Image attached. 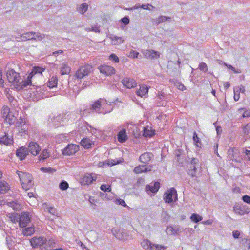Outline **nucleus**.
<instances>
[{
  "mask_svg": "<svg viewBox=\"0 0 250 250\" xmlns=\"http://www.w3.org/2000/svg\"><path fill=\"white\" fill-rule=\"evenodd\" d=\"M110 105L104 99H99L95 101L91 105L90 108L84 109L83 111V115H88L91 113L96 112L98 114H105L111 111L110 108H107Z\"/></svg>",
  "mask_w": 250,
  "mask_h": 250,
  "instance_id": "nucleus-1",
  "label": "nucleus"
},
{
  "mask_svg": "<svg viewBox=\"0 0 250 250\" xmlns=\"http://www.w3.org/2000/svg\"><path fill=\"white\" fill-rule=\"evenodd\" d=\"M16 173L18 175L23 189L28 190L33 187V178L31 174L18 170L17 171Z\"/></svg>",
  "mask_w": 250,
  "mask_h": 250,
  "instance_id": "nucleus-2",
  "label": "nucleus"
},
{
  "mask_svg": "<svg viewBox=\"0 0 250 250\" xmlns=\"http://www.w3.org/2000/svg\"><path fill=\"white\" fill-rule=\"evenodd\" d=\"M141 245L145 250H164L166 248L163 245L155 244L147 239L144 240Z\"/></svg>",
  "mask_w": 250,
  "mask_h": 250,
  "instance_id": "nucleus-3",
  "label": "nucleus"
},
{
  "mask_svg": "<svg viewBox=\"0 0 250 250\" xmlns=\"http://www.w3.org/2000/svg\"><path fill=\"white\" fill-rule=\"evenodd\" d=\"M30 242L31 245L34 248H45L47 246L46 239L42 236L34 237L30 240Z\"/></svg>",
  "mask_w": 250,
  "mask_h": 250,
  "instance_id": "nucleus-4",
  "label": "nucleus"
},
{
  "mask_svg": "<svg viewBox=\"0 0 250 250\" xmlns=\"http://www.w3.org/2000/svg\"><path fill=\"white\" fill-rule=\"evenodd\" d=\"M6 77L9 83H13L15 85L17 83H20V80H21L20 74L15 72L13 69H9L7 71Z\"/></svg>",
  "mask_w": 250,
  "mask_h": 250,
  "instance_id": "nucleus-5",
  "label": "nucleus"
},
{
  "mask_svg": "<svg viewBox=\"0 0 250 250\" xmlns=\"http://www.w3.org/2000/svg\"><path fill=\"white\" fill-rule=\"evenodd\" d=\"M92 67L89 64L81 66L77 70L75 76L78 79H81L84 76L88 75L92 71Z\"/></svg>",
  "mask_w": 250,
  "mask_h": 250,
  "instance_id": "nucleus-6",
  "label": "nucleus"
},
{
  "mask_svg": "<svg viewBox=\"0 0 250 250\" xmlns=\"http://www.w3.org/2000/svg\"><path fill=\"white\" fill-rule=\"evenodd\" d=\"M111 231L114 236L120 240L125 241L129 238V235L125 229H120L117 230L115 229H112Z\"/></svg>",
  "mask_w": 250,
  "mask_h": 250,
  "instance_id": "nucleus-7",
  "label": "nucleus"
},
{
  "mask_svg": "<svg viewBox=\"0 0 250 250\" xmlns=\"http://www.w3.org/2000/svg\"><path fill=\"white\" fill-rule=\"evenodd\" d=\"M15 126L19 133L22 134H26L27 133L28 127L25 120L20 117L16 123Z\"/></svg>",
  "mask_w": 250,
  "mask_h": 250,
  "instance_id": "nucleus-8",
  "label": "nucleus"
},
{
  "mask_svg": "<svg viewBox=\"0 0 250 250\" xmlns=\"http://www.w3.org/2000/svg\"><path fill=\"white\" fill-rule=\"evenodd\" d=\"M173 198L175 201L178 199L177 191L174 188H171L165 193L164 200L167 203H171L173 201Z\"/></svg>",
  "mask_w": 250,
  "mask_h": 250,
  "instance_id": "nucleus-9",
  "label": "nucleus"
},
{
  "mask_svg": "<svg viewBox=\"0 0 250 250\" xmlns=\"http://www.w3.org/2000/svg\"><path fill=\"white\" fill-rule=\"evenodd\" d=\"M199 160L197 158H193L191 162L188 164V172L192 177L196 176L197 167L199 166Z\"/></svg>",
  "mask_w": 250,
  "mask_h": 250,
  "instance_id": "nucleus-10",
  "label": "nucleus"
},
{
  "mask_svg": "<svg viewBox=\"0 0 250 250\" xmlns=\"http://www.w3.org/2000/svg\"><path fill=\"white\" fill-rule=\"evenodd\" d=\"M228 157L232 161L236 162H240L241 157L240 152L238 149L235 147H232L228 150Z\"/></svg>",
  "mask_w": 250,
  "mask_h": 250,
  "instance_id": "nucleus-11",
  "label": "nucleus"
},
{
  "mask_svg": "<svg viewBox=\"0 0 250 250\" xmlns=\"http://www.w3.org/2000/svg\"><path fill=\"white\" fill-rule=\"evenodd\" d=\"M31 221L29 213L24 212L19 216V225L21 228L26 227Z\"/></svg>",
  "mask_w": 250,
  "mask_h": 250,
  "instance_id": "nucleus-12",
  "label": "nucleus"
},
{
  "mask_svg": "<svg viewBox=\"0 0 250 250\" xmlns=\"http://www.w3.org/2000/svg\"><path fill=\"white\" fill-rule=\"evenodd\" d=\"M1 115L5 122L9 123V124H12L14 123L13 116L10 113V108L8 106H3L1 110Z\"/></svg>",
  "mask_w": 250,
  "mask_h": 250,
  "instance_id": "nucleus-13",
  "label": "nucleus"
},
{
  "mask_svg": "<svg viewBox=\"0 0 250 250\" xmlns=\"http://www.w3.org/2000/svg\"><path fill=\"white\" fill-rule=\"evenodd\" d=\"M79 150V146L75 144H68L62 150V154L71 155L76 153Z\"/></svg>",
  "mask_w": 250,
  "mask_h": 250,
  "instance_id": "nucleus-14",
  "label": "nucleus"
},
{
  "mask_svg": "<svg viewBox=\"0 0 250 250\" xmlns=\"http://www.w3.org/2000/svg\"><path fill=\"white\" fill-rule=\"evenodd\" d=\"M144 56L148 59H156L160 57L159 52L153 50H145L143 52Z\"/></svg>",
  "mask_w": 250,
  "mask_h": 250,
  "instance_id": "nucleus-15",
  "label": "nucleus"
},
{
  "mask_svg": "<svg viewBox=\"0 0 250 250\" xmlns=\"http://www.w3.org/2000/svg\"><path fill=\"white\" fill-rule=\"evenodd\" d=\"M160 188V183L155 182L154 183H150L146 186L145 190L148 194L156 193Z\"/></svg>",
  "mask_w": 250,
  "mask_h": 250,
  "instance_id": "nucleus-16",
  "label": "nucleus"
},
{
  "mask_svg": "<svg viewBox=\"0 0 250 250\" xmlns=\"http://www.w3.org/2000/svg\"><path fill=\"white\" fill-rule=\"evenodd\" d=\"M27 150L28 152H30L33 155H37L39 154L41 148L39 145L35 142H31L29 143Z\"/></svg>",
  "mask_w": 250,
  "mask_h": 250,
  "instance_id": "nucleus-17",
  "label": "nucleus"
},
{
  "mask_svg": "<svg viewBox=\"0 0 250 250\" xmlns=\"http://www.w3.org/2000/svg\"><path fill=\"white\" fill-rule=\"evenodd\" d=\"M99 69L101 73L106 76H111L115 72L114 67L108 65H101L99 67Z\"/></svg>",
  "mask_w": 250,
  "mask_h": 250,
  "instance_id": "nucleus-18",
  "label": "nucleus"
},
{
  "mask_svg": "<svg viewBox=\"0 0 250 250\" xmlns=\"http://www.w3.org/2000/svg\"><path fill=\"white\" fill-rule=\"evenodd\" d=\"M28 153L27 148L24 146H22L18 149L16 152V156L18 157L21 160L25 159Z\"/></svg>",
  "mask_w": 250,
  "mask_h": 250,
  "instance_id": "nucleus-19",
  "label": "nucleus"
},
{
  "mask_svg": "<svg viewBox=\"0 0 250 250\" xmlns=\"http://www.w3.org/2000/svg\"><path fill=\"white\" fill-rule=\"evenodd\" d=\"M152 167V165H150L147 167H146V165H140L136 167L133 171L135 173L139 174L144 172L150 171Z\"/></svg>",
  "mask_w": 250,
  "mask_h": 250,
  "instance_id": "nucleus-20",
  "label": "nucleus"
},
{
  "mask_svg": "<svg viewBox=\"0 0 250 250\" xmlns=\"http://www.w3.org/2000/svg\"><path fill=\"white\" fill-rule=\"evenodd\" d=\"M123 84L127 88H132L135 87L137 83L133 79L125 78L122 80Z\"/></svg>",
  "mask_w": 250,
  "mask_h": 250,
  "instance_id": "nucleus-21",
  "label": "nucleus"
},
{
  "mask_svg": "<svg viewBox=\"0 0 250 250\" xmlns=\"http://www.w3.org/2000/svg\"><path fill=\"white\" fill-rule=\"evenodd\" d=\"M96 177H93L91 174H85L81 179V183L82 185H86L91 184L93 181H95Z\"/></svg>",
  "mask_w": 250,
  "mask_h": 250,
  "instance_id": "nucleus-22",
  "label": "nucleus"
},
{
  "mask_svg": "<svg viewBox=\"0 0 250 250\" xmlns=\"http://www.w3.org/2000/svg\"><path fill=\"white\" fill-rule=\"evenodd\" d=\"M31 84V78H30L29 76H28L27 80L23 81L21 78V80H20V83H17L16 85H15V88L18 90H20L21 89H24L27 85H30Z\"/></svg>",
  "mask_w": 250,
  "mask_h": 250,
  "instance_id": "nucleus-23",
  "label": "nucleus"
},
{
  "mask_svg": "<svg viewBox=\"0 0 250 250\" xmlns=\"http://www.w3.org/2000/svg\"><path fill=\"white\" fill-rule=\"evenodd\" d=\"M153 154L150 152H145L143 153L139 157V160L142 163L147 164L153 157Z\"/></svg>",
  "mask_w": 250,
  "mask_h": 250,
  "instance_id": "nucleus-24",
  "label": "nucleus"
},
{
  "mask_svg": "<svg viewBox=\"0 0 250 250\" xmlns=\"http://www.w3.org/2000/svg\"><path fill=\"white\" fill-rule=\"evenodd\" d=\"M13 143V138L8 133H5L4 135L0 137V144L8 146L12 145Z\"/></svg>",
  "mask_w": 250,
  "mask_h": 250,
  "instance_id": "nucleus-25",
  "label": "nucleus"
},
{
  "mask_svg": "<svg viewBox=\"0 0 250 250\" xmlns=\"http://www.w3.org/2000/svg\"><path fill=\"white\" fill-rule=\"evenodd\" d=\"M10 190L9 184L4 181H0V193L5 194Z\"/></svg>",
  "mask_w": 250,
  "mask_h": 250,
  "instance_id": "nucleus-26",
  "label": "nucleus"
},
{
  "mask_svg": "<svg viewBox=\"0 0 250 250\" xmlns=\"http://www.w3.org/2000/svg\"><path fill=\"white\" fill-rule=\"evenodd\" d=\"M127 139L126 130L122 129L118 134V140L120 143L125 142Z\"/></svg>",
  "mask_w": 250,
  "mask_h": 250,
  "instance_id": "nucleus-27",
  "label": "nucleus"
},
{
  "mask_svg": "<svg viewBox=\"0 0 250 250\" xmlns=\"http://www.w3.org/2000/svg\"><path fill=\"white\" fill-rule=\"evenodd\" d=\"M58 80L57 76H53L49 80L47 86L50 88L56 87L58 83Z\"/></svg>",
  "mask_w": 250,
  "mask_h": 250,
  "instance_id": "nucleus-28",
  "label": "nucleus"
},
{
  "mask_svg": "<svg viewBox=\"0 0 250 250\" xmlns=\"http://www.w3.org/2000/svg\"><path fill=\"white\" fill-rule=\"evenodd\" d=\"M110 38L112 42V43L114 45L120 44L124 42V40L121 37L113 35Z\"/></svg>",
  "mask_w": 250,
  "mask_h": 250,
  "instance_id": "nucleus-29",
  "label": "nucleus"
},
{
  "mask_svg": "<svg viewBox=\"0 0 250 250\" xmlns=\"http://www.w3.org/2000/svg\"><path fill=\"white\" fill-rule=\"evenodd\" d=\"M81 145L85 148H89L92 145V142L89 139L87 138H83L81 142Z\"/></svg>",
  "mask_w": 250,
  "mask_h": 250,
  "instance_id": "nucleus-30",
  "label": "nucleus"
},
{
  "mask_svg": "<svg viewBox=\"0 0 250 250\" xmlns=\"http://www.w3.org/2000/svg\"><path fill=\"white\" fill-rule=\"evenodd\" d=\"M35 232L34 227H30L22 229V234L24 236H30Z\"/></svg>",
  "mask_w": 250,
  "mask_h": 250,
  "instance_id": "nucleus-31",
  "label": "nucleus"
},
{
  "mask_svg": "<svg viewBox=\"0 0 250 250\" xmlns=\"http://www.w3.org/2000/svg\"><path fill=\"white\" fill-rule=\"evenodd\" d=\"M148 89L146 86H142L140 87L139 90L136 92V94L138 96L143 97L145 96L146 93H148Z\"/></svg>",
  "mask_w": 250,
  "mask_h": 250,
  "instance_id": "nucleus-32",
  "label": "nucleus"
},
{
  "mask_svg": "<svg viewBox=\"0 0 250 250\" xmlns=\"http://www.w3.org/2000/svg\"><path fill=\"white\" fill-rule=\"evenodd\" d=\"M35 34V32H27L22 34L21 37L23 40H33L34 38Z\"/></svg>",
  "mask_w": 250,
  "mask_h": 250,
  "instance_id": "nucleus-33",
  "label": "nucleus"
},
{
  "mask_svg": "<svg viewBox=\"0 0 250 250\" xmlns=\"http://www.w3.org/2000/svg\"><path fill=\"white\" fill-rule=\"evenodd\" d=\"M167 21H171V18L169 17H167L165 16H159L156 19V23L158 25L161 23H163Z\"/></svg>",
  "mask_w": 250,
  "mask_h": 250,
  "instance_id": "nucleus-34",
  "label": "nucleus"
},
{
  "mask_svg": "<svg viewBox=\"0 0 250 250\" xmlns=\"http://www.w3.org/2000/svg\"><path fill=\"white\" fill-rule=\"evenodd\" d=\"M164 97L163 93H161L160 95H158V98L156 104L158 106H164L166 105V102L162 100V98Z\"/></svg>",
  "mask_w": 250,
  "mask_h": 250,
  "instance_id": "nucleus-35",
  "label": "nucleus"
},
{
  "mask_svg": "<svg viewBox=\"0 0 250 250\" xmlns=\"http://www.w3.org/2000/svg\"><path fill=\"white\" fill-rule=\"evenodd\" d=\"M6 96L8 99L9 103L11 105H13L14 106H15L17 103V100L15 99V98L11 95V94L9 91H7Z\"/></svg>",
  "mask_w": 250,
  "mask_h": 250,
  "instance_id": "nucleus-36",
  "label": "nucleus"
},
{
  "mask_svg": "<svg viewBox=\"0 0 250 250\" xmlns=\"http://www.w3.org/2000/svg\"><path fill=\"white\" fill-rule=\"evenodd\" d=\"M70 69L69 67L66 64H63L61 68L60 72L61 75H63L67 74L69 73Z\"/></svg>",
  "mask_w": 250,
  "mask_h": 250,
  "instance_id": "nucleus-37",
  "label": "nucleus"
},
{
  "mask_svg": "<svg viewBox=\"0 0 250 250\" xmlns=\"http://www.w3.org/2000/svg\"><path fill=\"white\" fill-rule=\"evenodd\" d=\"M193 140L195 143V145L196 146L198 147H201L202 143L200 141V139L198 137V135L195 131L193 133Z\"/></svg>",
  "mask_w": 250,
  "mask_h": 250,
  "instance_id": "nucleus-38",
  "label": "nucleus"
},
{
  "mask_svg": "<svg viewBox=\"0 0 250 250\" xmlns=\"http://www.w3.org/2000/svg\"><path fill=\"white\" fill-rule=\"evenodd\" d=\"M190 219L195 223H198L201 221L203 218L198 214L193 213L191 215Z\"/></svg>",
  "mask_w": 250,
  "mask_h": 250,
  "instance_id": "nucleus-39",
  "label": "nucleus"
},
{
  "mask_svg": "<svg viewBox=\"0 0 250 250\" xmlns=\"http://www.w3.org/2000/svg\"><path fill=\"white\" fill-rule=\"evenodd\" d=\"M88 9V5L86 3H83L82 4L79 8L78 11L81 14H84Z\"/></svg>",
  "mask_w": 250,
  "mask_h": 250,
  "instance_id": "nucleus-40",
  "label": "nucleus"
},
{
  "mask_svg": "<svg viewBox=\"0 0 250 250\" xmlns=\"http://www.w3.org/2000/svg\"><path fill=\"white\" fill-rule=\"evenodd\" d=\"M161 217L163 222L167 223L170 219L169 215L166 211L162 213Z\"/></svg>",
  "mask_w": 250,
  "mask_h": 250,
  "instance_id": "nucleus-41",
  "label": "nucleus"
},
{
  "mask_svg": "<svg viewBox=\"0 0 250 250\" xmlns=\"http://www.w3.org/2000/svg\"><path fill=\"white\" fill-rule=\"evenodd\" d=\"M59 188L61 190L64 191L68 188V184L65 181H62L59 184Z\"/></svg>",
  "mask_w": 250,
  "mask_h": 250,
  "instance_id": "nucleus-42",
  "label": "nucleus"
},
{
  "mask_svg": "<svg viewBox=\"0 0 250 250\" xmlns=\"http://www.w3.org/2000/svg\"><path fill=\"white\" fill-rule=\"evenodd\" d=\"M45 70V69L42 67H40L38 66L34 67L31 72L32 73L36 74H42V72Z\"/></svg>",
  "mask_w": 250,
  "mask_h": 250,
  "instance_id": "nucleus-43",
  "label": "nucleus"
},
{
  "mask_svg": "<svg viewBox=\"0 0 250 250\" xmlns=\"http://www.w3.org/2000/svg\"><path fill=\"white\" fill-rule=\"evenodd\" d=\"M40 170L44 173H52L56 171L55 169H53L50 167H42L40 168Z\"/></svg>",
  "mask_w": 250,
  "mask_h": 250,
  "instance_id": "nucleus-44",
  "label": "nucleus"
},
{
  "mask_svg": "<svg viewBox=\"0 0 250 250\" xmlns=\"http://www.w3.org/2000/svg\"><path fill=\"white\" fill-rule=\"evenodd\" d=\"M49 157V154L46 150H43L39 156V160H44Z\"/></svg>",
  "mask_w": 250,
  "mask_h": 250,
  "instance_id": "nucleus-45",
  "label": "nucleus"
},
{
  "mask_svg": "<svg viewBox=\"0 0 250 250\" xmlns=\"http://www.w3.org/2000/svg\"><path fill=\"white\" fill-rule=\"evenodd\" d=\"M243 131L244 135H250V123L247 124L243 127Z\"/></svg>",
  "mask_w": 250,
  "mask_h": 250,
  "instance_id": "nucleus-46",
  "label": "nucleus"
},
{
  "mask_svg": "<svg viewBox=\"0 0 250 250\" xmlns=\"http://www.w3.org/2000/svg\"><path fill=\"white\" fill-rule=\"evenodd\" d=\"M154 134L151 130H149L145 128L143 132V136L145 137H152Z\"/></svg>",
  "mask_w": 250,
  "mask_h": 250,
  "instance_id": "nucleus-47",
  "label": "nucleus"
},
{
  "mask_svg": "<svg viewBox=\"0 0 250 250\" xmlns=\"http://www.w3.org/2000/svg\"><path fill=\"white\" fill-rule=\"evenodd\" d=\"M166 232L168 235H175V232L174 231L173 227L169 226L167 227Z\"/></svg>",
  "mask_w": 250,
  "mask_h": 250,
  "instance_id": "nucleus-48",
  "label": "nucleus"
},
{
  "mask_svg": "<svg viewBox=\"0 0 250 250\" xmlns=\"http://www.w3.org/2000/svg\"><path fill=\"white\" fill-rule=\"evenodd\" d=\"M198 68L201 71L205 72L208 70L207 65L204 62L200 63Z\"/></svg>",
  "mask_w": 250,
  "mask_h": 250,
  "instance_id": "nucleus-49",
  "label": "nucleus"
},
{
  "mask_svg": "<svg viewBox=\"0 0 250 250\" xmlns=\"http://www.w3.org/2000/svg\"><path fill=\"white\" fill-rule=\"evenodd\" d=\"M234 211L235 213L239 215H243L244 214L243 211L241 209V207L239 205H235L233 208Z\"/></svg>",
  "mask_w": 250,
  "mask_h": 250,
  "instance_id": "nucleus-50",
  "label": "nucleus"
},
{
  "mask_svg": "<svg viewBox=\"0 0 250 250\" xmlns=\"http://www.w3.org/2000/svg\"><path fill=\"white\" fill-rule=\"evenodd\" d=\"M223 64L225 66H227L229 69L232 70L234 72V73H241V71L240 70H236L235 69V68L233 66H232L231 65H230V64H227L225 62H223Z\"/></svg>",
  "mask_w": 250,
  "mask_h": 250,
  "instance_id": "nucleus-51",
  "label": "nucleus"
},
{
  "mask_svg": "<svg viewBox=\"0 0 250 250\" xmlns=\"http://www.w3.org/2000/svg\"><path fill=\"white\" fill-rule=\"evenodd\" d=\"M100 189L101 190L104 192H110L111 190L110 187H108L107 185L105 184H103L100 187Z\"/></svg>",
  "mask_w": 250,
  "mask_h": 250,
  "instance_id": "nucleus-52",
  "label": "nucleus"
},
{
  "mask_svg": "<svg viewBox=\"0 0 250 250\" xmlns=\"http://www.w3.org/2000/svg\"><path fill=\"white\" fill-rule=\"evenodd\" d=\"M109 59L113 62L118 63L119 62V59L118 56L115 54H111L109 56Z\"/></svg>",
  "mask_w": 250,
  "mask_h": 250,
  "instance_id": "nucleus-53",
  "label": "nucleus"
},
{
  "mask_svg": "<svg viewBox=\"0 0 250 250\" xmlns=\"http://www.w3.org/2000/svg\"><path fill=\"white\" fill-rule=\"evenodd\" d=\"M47 210L48 211L53 215L57 216V210L53 207H49L47 208Z\"/></svg>",
  "mask_w": 250,
  "mask_h": 250,
  "instance_id": "nucleus-54",
  "label": "nucleus"
},
{
  "mask_svg": "<svg viewBox=\"0 0 250 250\" xmlns=\"http://www.w3.org/2000/svg\"><path fill=\"white\" fill-rule=\"evenodd\" d=\"M10 220L14 223H16V222H19V217L17 214L12 215L10 217Z\"/></svg>",
  "mask_w": 250,
  "mask_h": 250,
  "instance_id": "nucleus-55",
  "label": "nucleus"
},
{
  "mask_svg": "<svg viewBox=\"0 0 250 250\" xmlns=\"http://www.w3.org/2000/svg\"><path fill=\"white\" fill-rule=\"evenodd\" d=\"M174 84L177 88L181 91H184L186 89V87L179 82H176Z\"/></svg>",
  "mask_w": 250,
  "mask_h": 250,
  "instance_id": "nucleus-56",
  "label": "nucleus"
},
{
  "mask_svg": "<svg viewBox=\"0 0 250 250\" xmlns=\"http://www.w3.org/2000/svg\"><path fill=\"white\" fill-rule=\"evenodd\" d=\"M44 38V35L41 34L40 33H36L34 35V38L33 40H41Z\"/></svg>",
  "mask_w": 250,
  "mask_h": 250,
  "instance_id": "nucleus-57",
  "label": "nucleus"
},
{
  "mask_svg": "<svg viewBox=\"0 0 250 250\" xmlns=\"http://www.w3.org/2000/svg\"><path fill=\"white\" fill-rule=\"evenodd\" d=\"M121 21L125 25H126L129 23L130 20L128 16H125L121 19Z\"/></svg>",
  "mask_w": 250,
  "mask_h": 250,
  "instance_id": "nucleus-58",
  "label": "nucleus"
},
{
  "mask_svg": "<svg viewBox=\"0 0 250 250\" xmlns=\"http://www.w3.org/2000/svg\"><path fill=\"white\" fill-rule=\"evenodd\" d=\"M242 200L246 203L250 204V196L247 195H245L242 197Z\"/></svg>",
  "mask_w": 250,
  "mask_h": 250,
  "instance_id": "nucleus-59",
  "label": "nucleus"
},
{
  "mask_svg": "<svg viewBox=\"0 0 250 250\" xmlns=\"http://www.w3.org/2000/svg\"><path fill=\"white\" fill-rule=\"evenodd\" d=\"M121 161H118V160H108V165L113 166L116 164H120Z\"/></svg>",
  "mask_w": 250,
  "mask_h": 250,
  "instance_id": "nucleus-60",
  "label": "nucleus"
},
{
  "mask_svg": "<svg viewBox=\"0 0 250 250\" xmlns=\"http://www.w3.org/2000/svg\"><path fill=\"white\" fill-rule=\"evenodd\" d=\"M116 204H119V205H122L123 207L127 206V205H126L125 202V201L124 200L122 199H117L116 200Z\"/></svg>",
  "mask_w": 250,
  "mask_h": 250,
  "instance_id": "nucleus-61",
  "label": "nucleus"
},
{
  "mask_svg": "<svg viewBox=\"0 0 250 250\" xmlns=\"http://www.w3.org/2000/svg\"><path fill=\"white\" fill-rule=\"evenodd\" d=\"M87 31H94L96 33H99L100 32L99 27L96 26L92 27L91 28H89V29H87Z\"/></svg>",
  "mask_w": 250,
  "mask_h": 250,
  "instance_id": "nucleus-62",
  "label": "nucleus"
},
{
  "mask_svg": "<svg viewBox=\"0 0 250 250\" xmlns=\"http://www.w3.org/2000/svg\"><path fill=\"white\" fill-rule=\"evenodd\" d=\"M173 227L174 231L175 232V235H177L180 232H181V229L179 226L175 225Z\"/></svg>",
  "mask_w": 250,
  "mask_h": 250,
  "instance_id": "nucleus-63",
  "label": "nucleus"
},
{
  "mask_svg": "<svg viewBox=\"0 0 250 250\" xmlns=\"http://www.w3.org/2000/svg\"><path fill=\"white\" fill-rule=\"evenodd\" d=\"M92 84V83L90 81H84L82 85V88H85L87 87L90 86Z\"/></svg>",
  "mask_w": 250,
  "mask_h": 250,
  "instance_id": "nucleus-64",
  "label": "nucleus"
}]
</instances>
